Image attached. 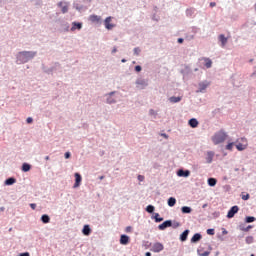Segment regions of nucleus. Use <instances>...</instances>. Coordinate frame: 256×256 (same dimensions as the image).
<instances>
[{
    "label": "nucleus",
    "mask_w": 256,
    "mask_h": 256,
    "mask_svg": "<svg viewBox=\"0 0 256 256\" xmlns=\"http://www.w3.org/2000/svg\"><path fill=\"white\" fill-rule=\"evenodd\" d=\"M175 203H177V200H176L175 198L170 197V198L168 199V205H169V207H175Z\"/></svg>",
    "instance_id": "obj_24"
},
{
    "label": "nucleus",
    "mask_w": 256,
    "mask_h": 256,
    "mask_svg": "<svg viewBox=\"0 0 256 256\" xmlns=\"http://www.w3.org/2000/svg\"><path fill=\"white\" fill-rule=\"evenodd\" d=\"M169 101H170V103H179L181 101V97L172 96L169 98Z\"/></svg>",
    "instance_id": "obj_23"
},
{
    "label": "nucleus",
    "mask_w": 256,
    "mask_h": 256,
    "mask_svg": "<svg viewBox=\"0 0 256 256\" xmlns=\"http://www.w3.org/2000/svg\"><path fill=\"white\" fill-rule=\"evenodd\" d=\"M35 55H37V52L23 51L18 53L17 59L19 63H27L28 61H31Z\"/></svg>",
    "instance_id": "obj_1"
},
{
    "label": "nucleus",
    "mask_w": 256,
    "mask_h": 256,
    "mask_svg": "<svg viewBox=\"0 0 256 256\" xmlns=\"http://www.w3.org/2000/svg\"><path fill=\"white\" fill-rule=\"evenodd\" d=\"M31 209L35 210L37 208V204H30Z\"/></svg>",
    "instance_id": "obj_44"
},
{
    "label": "nucleus",
    "mask_w": 256,
    "mask_h": 256,
    "mask_svg": "<svg viewBox=\"0 0 256 256\" xmlns=\"http://www.w3.org/2000/svg\"><path fill=\"white\" fill-rule=\"evenodd\" d=\"M141 53V49L139 47L134 48V55H139Z\"/></svg>",
    "instance_id": "obj_37"
},
{
    "label": "nucleus",
    "mask_w": 256,
    "mask_h": 256,
    "mask_svg": "<svg viewBox=\"0 0 256 256\" xmlns=\"http://www.w3.org/2000/svg\"><path fill=\"white\" fill-rule=\"evenodd\" d=\"M208 185H210V187H215L217 185V179L209 178L208 179Z\"/></svg>",
    "instance_id": "obj_22"
},
{
    "label": "nucleus",
    "mask_w": 256,
    "mask_h": 256,
    "mask_svg": "<svg viewBox=\"0 0 256 256\" xmlns=\"http://www.w3.org/2000/svg\"><path fill=\"white\" fill-rule=\"evenodd\" d=\"M246 243H247L248 245H251V243H253V236H248V237H246Z\"/></svg>",
    "instance_id": "obj_34"
},
{
    "label": "nucleus",
    "mask_w": 256,
    "mask_h": 256,
    "mask_svg": "<svg viewBox=\"0 0 256 256\" xmlns=\"http://www.w3.org/2000/svg\"><path fill=\"white\" fill-rule=\"evenodd\" d=\"M82 233L86 237H89V235H91V227H89V225H84V227L82 229Z\"/></svg>",
    "instance_id": "obj_13"
},
{
    "label": "nucleus",
    "mask_w": 256,
    "mask_h": 256,
    "mask_svg": "<svg viewBox=\"0 0 256 256\" xmlns=\"http://www.w3.org/2000/svg\"><path fill=\"white\" fill-rule=\"evenodd\" d=\"M83 27V23H79V22H73L72 23V28L71 31H75V30H81Z\"/></svg>",
    "instance_id": "obj_14"
},
{
    "label": "nucleus",
    "mask_w": 256,
    "mask_h": 256,
    "mask_svg": "<svg viewBox=\"0 0 256 256\" xmlns=\"http://www.w3.org/2000/svg\"><path fill=\"white\" fill-rule=\"evenodd\" d=\"M45 159H46V161H49V156H46Z\"/></svg>",
    "instance_id": "obj_57"
},
{
    "label": "nucleus",
    "mask_w": 256,
    "mask_h": 256,
    "mask_svg": "<svg viewBox=\"0 0 256 256\" xmlns=\"http://www.w3.org/2000/svg\"><path fill=\"white\" fill-rule=\"evenodd\" d=\"M219 41L221 42L222 47H225V45H227V37H225V35L221 34L219 36Z\"/></svg>",
    "instance_id": "obj_20"
},
{
    "label": "nucleus",
    "mask_w": 256,
    "mask_h": 256,
    "mask_svg": "<svg viewBox=\"0 0 256 256\" xmlns=\"http://www.w3.org/2000/svg\"><path fill=\"white\" fill-rule=\"evenodd\" d=\"M182 213H191L192 209L189 206H184L181 208Z\"/></svg>",
    "instance_id": "obj_28"
},
{
    "label": "nucleus",
    "mask_w": 256,
    "mask_h": 256,
    "mask_svg": "<svg viewBox=\"0 0 256 256\" xmlns=\"http://www.w3.org/2000/svg\"><path fill=\"white\" fill-rule=\"evenodd\" d=\"M99 179L100 181H103V179H105V176H100Z\"/></svg>",
    "instance_id": "obj_50"
},
{
    "label": "nucleus",
    "mask_w": 256,
    "mask_h": 256,
    "mask_svg": "<svg viewBox=\"0 0 256 256\" xmlns=\"http://www.w3.org/2000/svg\"><path fill=\"white\" fill-rule=\"evenodd\" d=\"M41 221H42L43 223H49V221H51V218L49 217V215L44 214V215H42V217H41Z\"/></svg>",
    "instance_id": "obj_27"
},
{
    "label": "nucleus",
    "mask_w": 256,
    "mask_h": 256,
    "mask_svg": "<svg viewBox=\"0 0 256 256\" xmlns=\"http://www.w3.org/2000/svg\"><path fill=\"white\" fill-rule=\"evenodd\" d=\"M240 231H245L246 233L249 231V229H253V226L249 225L246 228L243 227V225L239 226Z\"/></svg>",
    "instance_id": "obj_29"
},
{
    "label": "nucleus",
    "mask_w": 256,
    "mask_h": 256,
    "mask_svg": "<svg viewBox=\"0 0 256 256\" xmlns=\"http://www.w3.org/2000/svg\"><path fill=\"white\" fill-rule=\"evenodd\" d=\"M122 63H127V60L126 59H122Z\"/></svg>",
    "instance_id": "obj_54"
},
{
    "label": "nucleus",
    "mask_w": 256,
    "mask_h": 256,
    "mask_svg": "<svg viewBox=\"0 0 256 256\" xmlns=\"http://www.w3.org/2000/svg\"><path fill=\"white\" fill-rule=\"evenodd\" d=\"M189 125L193 129H195V127L199 126V121H197V119H195V118H192V119L189 120Z\"/></svg>",
    "instance_id": "obj_17"
},
{
    "label": "nucleus",
    "mask_w": 256,
    "mask_h": 256,
    "mask_svg": "<svg viewBox=\"0 0 256 256\" xmlns=\"http://www.w3.org/2000/svg\"><path fill=\"white\" fill-rule=\"evenodd\" d=\"M226 140H227V133H225V131L223 130L216 132L212 136V142L214 143V145H219L221 143H224V141Z\"/></svg>",
    "instance_id": "obj_2"
},
{
    "label": "nucleus",
    "mask_w": 256,
    "mask_h": 256,
    "mask_svg": "<svg viewBox=\"0 0 256 256\" xmlns=\"http://www.w3.org/2000/svg\"><path fill=\"white\" fill-rule=\"evenodd\" d=\"M113 17L109 16L104 20L105 28L108 29V31H111L115 27V24H111Z\"/></svg>",
    "instance_id": "obj_4"
},
{
    "label": "nucleus",
    "mask_w": 256,
    "mask_h": 256,
    "mask_svg": "<svg viewBox=\"0 0 256 256\" xmlns=\"http://www.w3.org/2000/svg\"><path fill=\"white\" fill-rule=\"evenodd\" d=\"M216 5H217V3H215V2L210 3V7H215Z\"/></svg>",
    "instance_id": "obj_47"
},
{
    "label": "nucleus",
    "mask_w": 256,
    "mask_h": 256,
    "mask_svg": "<svg viewBox=\"0 0 256 256\" xmlns=\"http://www.w3.org/2000/svg\"><path fill=\"white\" fill-rule=\"evenodd\" d=\"M81 185V174L75 173V184H74V189H77Z\"/></svg>",
    "instance_id": "obj_11"
},
{
    "label": "nucleus",
    "mask_w": 256,
    "mask_h": 256,
    "mask_svg": "<svg viewBox=\"0 0 256 256\" xmlns=\"http://www.w3.org/2000/svg\"><path fill=\"white\" fill-rule=\"evenodd\" d=\"M89 21H91L92 23H99V21H101V16L91 15L89 17Z\"/></svg>",
    "instance_id": "obj_16"
},
{
    "label": "nucleus",
    "mask_w": 256,
    "mask_h": 256,
    "mask_svg": "<svg viewBox=\"0 0 256 256\" xmlns=\"http://www.w3.org/2000/svg\"><path fill=\"white\" fill-rule=\"evenodd\" d=\"M26 122H27V123H33V118L28 117V118L26 119Z\"/></svg>",
    "instance_id": "obj_43"
},
{
    "label": "nucleus",
    "mask_w": 256,
    "mask_h": 256,
    "mask_svg": "<svg viewBox=\"0 0 256 256\" xmlns=\"http://www.w3.org/2000/svg\"><path fill=\"white\" fill-rule=\"evenodd\" d=\"M120 244L121 245H129V236L122 234L120 236Z\"/></svg>",
    "instance_id": "obj_10"
},
{
    "label": "nucleus",
    "mask_w": 256,
    "mask_h": 256,
    "mask_svg": "<svg viewBox=\"0 0 256 256\" xmlns=\"http://www.w3.org/2000/svg\"><path fill=\"white\" fill-rule=\"evenodd\" d=\"M222 233H223L224 235H227L228 232H227L225 229H223Z\"/></svg>",
    "instance_id": "obj_51"
},
{
    "label": "nucleus",
    "mask_w": 256,
    "mask_h": 256,
    "mask_svg": "<svg viewBox=\"0 0 256 256\" xmlns=\"http://www.w3.org/2000/svg\"><path fill=\"white\" fill-rule=\"evenodd\" d=\"M209 86V82L207 81H204V82H200L198 84V87H199V93H203V91H205V89H207V87Z\"/></svg>",
    "instance_id": "obj_9"
},
{
    "label": "nucleus",
    "mask_w": 256,
    "mask_h": 256,
    "mask_svg": "<svg viewBox=\"0 0 256 256\" xmlns=\"http://www.w3.org/2000/svg\"><path fill=\"white\" fill-rule=\"evenodd\" d=\"M187 237H189V230H185V231L180 235V241H187Z\"/></svg>",
    "instance_id": "obj_19"
},
{
    "label": "nucleus",
    "mask_w": 256,
    "mask_h": 256,
    "mask_svg": "<svg viewBox=\"0 0 256 256\" xmlns=\"http://www.w3.org/2000/svg\"><path fill=\"white\" fill-rule=\"evenodd\" d=\"M241 141H242V143H238L236 145V149L238 151H245V149H247V139L242 138Z\"/></svg>",
    "instance_id": "obj_6"
},
{
    "label": "nucleus",
    "mask_w": 256,
    "mask_h": 256,
    "mask_svg": "<svg viewBox=\"0 0 256 256\" xmlns=\"http://www.w3.org/2000/svg\"><path fill=\"white\" fill-rule=\"evenodd\" d=\"M178 177H189L191 175V172L189 170H179L177 172Z\"/></svg>",
    "instance_id": "obj_12"
},
{
    "label": "nucleus",
    "mask_w": 256,
    "mask_h": 256,
    "mask_svg": "<svg viewBox=\"0 0 256 256\" xmlns=\"http://www.w3.org/2000/svg\"><path fill=\"white\" fill-rule=\"evenodd\" d=\"M22 171H24V173H27V171H31V165L24 163L22 165Z\"/></svg>",
    "instance_id": "obj_25"
},
{
    "label": "nucleus",
    "mask_w": 256,
    "mask_h": 256,
    "mask_svg": "<svg viewBox=\"0 0 256 256\" xmlns=\"http://www.w3.org/2000/svg\"><path fill=\"white\" fill-rule=\"evenodd\" d=\"M19 256H29V252L21 253Z\"/></svg>",
    "instance_id": "obj_46"
},
{
    "label": "nucleus",
    "mask_w": 256,
    "mask_h": 256,
    "mask_svg": "<svg viewBox=\"0 0 256 256\" xmlns=\"http://www.w3.org/2000/svg\"><path fill=\"white\" fill-rule=\"evenodd\" d=\"M137 85H142V87H147V82L145 80H138Z\"/></svg>",
    "instance_id": "obj_32"
},
{
    "label": "nucleus",
    "mask_w": 256,
    "mask_h": 256,
    "mask_svg": "<svg viewBox=\"0 0 256 256\" xmlns=\"http://www.w3.org/2000/svg\"><path fill=\"white\" fill-rule=\"evenodd\" d=\"M17 183V180L15 178H8L6 181H5V185H13Z\"/></svg>",
    "instance_id": "obj_26"
},
{
    "label": "nucleus",
    "mask_w": 256,
    "mask_h": 256,
    "mask_svg": "<svg viewBox=\"0 0 256 256\" xmlns=\"http://www.w3.org/2000/svg\"><path fill=\"white\" fill-rule=\"evenodd\" d=\"M178 43H183V38H179Z\"/></svg>",
    "instance_id": "obj_48"
},
{
    "label": "nucleus",
    "mask_w": 256,
    "mask_h": 256,
    "mask_svg": "<svg viewBox=\"0 0 256 256\" xmlns=\"http://www.w3.org/2000/svg\"><path fill=\"white\" fill-rule=\"evenodd\" d=\"M239 213V206H233L227 214L228 219H233L235 217V214Z\"/></svg>",
    "instance_id": "obj_5"
},
{
    "label": "nucleus",
    "mask_w": 256,
    "mask_h": 256,
    "mask_svg": "<svg viewBox=\"0 0 256 256\" xmlns=\"http://www.w3.org/2000/svg\"><path fill=\"white\" fill-rule=\"evenodd\" d=\"M251 256H255V255L251 254Z\"/></svg>",
    "instance_id": "obj_59"
},
{
    "label": "nucleus",
    "mask_w": 256,
    "mask_h": 256,
    "mask_svg": "<svg viewBox=\"0 0 256 256\" xmlns=\"http://www.w3.org/2000/svg\"><path fill=\"white\" fill-rule=\"evenodd\" d=\"M249 197H250L249 194L242 195L243 201H248Z\"/></svg>",
    "instance_id": "obj_40"
},
{
    "label": "nucleus",
    "mask_w": 256,
    "mask_h": 256,
    "mask_svg": "<svg viewBox=\"0 0 256 256\" xmlns=\"http://www.w3.org/2000/svg\"><path fill=\"white\" fill-rule=\"evenodd\" d=\"M146 256H151V252H146Z\"/></svg>",
    "instance_id": "obj_52"
},
{
    "label": "nucleus",
    "mask_w": 256,
    "mask_h": 256,
    "mask_svg": "<svg viewBox=\"0 0 256 256\" xmlns=\"http://www.w3.org/2000/svg\"><path fill=\"white\" fill-rule=\"evenodd\" d=\"M175 227H179V223H176V224H175Z\"/></svg>",
    "instance_id": "obj_58"
},
{
    "label": "nucleus",
    "mask_w": 256,
    "mask_h": 256,
    "mask_svg": "<svg viewBox=\"0 0 256 256\" xmlns=\"http://www.w3.org/2000/svg\"><path fill=\"white\" fill-rule=\"evenodd\" d=\"M201 239H202L201 234L196 233V234H194L193 237L191 238V243H197V242L201 241Z\"/></svg>",
    "instance_id": "obj_15"
},
{
    "label": "nucleus",
    "mask_w": 256,
    "mask_h": 256,
    "mask_svg": "<svg viewBox=\"0 0 256 256\" xmlns=\"http://www.w3.org/2000/svg\"><path fill=\"white\" fill-rule=\"evenodd\" d=\"M0 211H5V207H1V208H0Z\"/></svg>",
    "instance_id": "obj_55"
},
{
    "label": "nucleus",
    "mask_w": 256,
    "mask_h": 256,
    "mask_svg": "<svg viewBox=\"0 0 256 256\" xmlns=\"http://www.w3.org/2000/svg\"><path fill=\"white\" fill-rule=\"evenodd\" d=\"M163 249H165V247L161 243L156 242L153 244L151 251H153V253H161Z\"/></svg>",
    "instance_id": "obj_3"
},
{
    "label": "nucleus",
    "mask_w": 256,
    "mask_h": 256,
    "mask_svg": "<svg viewBox=\"0 0 256 256\" xmlns=\"http://www.w3.org/2000/svg\"><path fill=\"white\" fill-rule=\"evenodd\" d=\"M138 181H145V176L138 175Z\"/></svg>",
    "instance_id": "obj_42"
},
{
    "label": "nucleus",
    "mask_w": 256,
    "mask_h": 256,
    "mask_svg": "<svg viewBox=\"0 0 256 256\" xmlns=\"http://www.w3.org/2000/svg\"><path fill=\"white\" fill-rule=\"evenodd\" d=\"M171 225H173V222H171V220H167V221L163 222L162 224H160L158 226V229L160 231H165V229H167V227H171Z\"/></svg>",
    "instance_id": "obj_7"
},
{
    "label": "nucleus",
    "mask_w": 256,
    "mask_h": 256,
    "mask_svg": "<svg viewBox=\"0 0 256 256\" xmlns=\"http://www.w3.org/2000/svg\"><path fill=\"white\" fill-rule=\"evenodd\" d=\"M199 255L200 256H209V255H211V252H209V251H204V252L199 251Z\"/></svg>",
    "instance_id": "obj_36"
},
{
    "label": "nucleus",
    "mask_w": 256,
    "mask_h": 256,
    "mask_svg": "<svg viewBox=\"0 0 256 256\" xmlns=\"http://www.w3.org/2000/svg\"><path fill=\"white\" fill-rule=\"evenodd\" d=\"M204 61H205V67L207 69H211V66L213 65V62L211 61V59L205 58Z\"/></svg>",
    "instance_id": "obj_21"
},
{
    "label": "nucleus",
    "mask_w": 256,
    "mask_h": 256,
    "mask_svg": "<svg viewBox=\"0 0 256 256\" xmlns=\"http://www.w3.org/2000/svg\"><path fill=\"white\" fill-rule=\"evenodd\" d=\"M64 157H65V159H69L71 157V153L70 152H66L64 154Z\"/></svg>",
    "instance_id": "obj_41"
},
{
    "label": "nucleus",
    "mask_w": 256,
    "mask_h": 256,
    "mask_svg": "<svg viewBox=\"0 0 256 256\" xmlns=\"http://www.w3.org/2000/svg\"><path fill=\"white\" fill-rule=\"evenodd\" d=\"M58 7H61L62 13H67L69 11V3L67 2H59Z\"/></svg>",
    "instance_id": "obj_8"
},
{
    "label": "nucleus",
    "mask_w": 256,
    "mask_h": 256,
    "mask_svg": "<svg viewBox=\"0 0 256 256\" xmlns=\"http://www.w3.org/2000/svg\"><path fill=\"white\" fill-rule=\"evenodd\" d=\"M162 137H165V139H167V134H162Z\"/></svg>",
    "instance_id": "obj_53"
},
{
    "label": "nucleus",
    "mask_w": 256,
    "mask_h": 256,
    "mask_svg": "<svg viewBox=\"0 0 256 256\" xmlns=\"http://www.w3.org/2000/svg\"><path fill=\"white\" fill-rule=\"evenodd\" d=\"M245 221H246L247 223H253V221H255V217H253V216H247Z\"/></svg>",
    "instance_id": "obj_33"
},
{
    "label": "nucleus",
    "mask_w": 256,
    "mask_h": 256,
    "mask_svg": "<svg viewBox=\"0 0 256 256\" xmlns=\"http://www.w3.org/2000/svg\"><path fill=\"white\" fill-rule=\"evenodd\" d=\"M150 113L153 115L155 113V111L154 110H150Z\"/></svg>",
    "instance_id": "obj_56"
},
{
    "label": "nucleus",
    "mask_w": 256,
    "mask_h": 256,
    "mask_svg": "<svg viewBox=\"0 0 256 256\" xmlns=\"http://www.w3.org/2000/svg\"><path fill=\"white\" fill-rule=\"evenodd\" d=\"M112 53H117V48H113Z\"/></svg>",
    "instance_id": "obj_49"
},
{
    "label": "nucleus",
    "mask_w": 256,
    "mask_h": 256,
    "mask_svg": "<svg viewBox=\"0 0 256 256\" xmlns=\"http://www.w3.org/2000/svg\"><path fill=\"white\" fill-rule=\"evenodd\" d=\"M154 219H155L156 223H161V221H163V218L160 217L159 213H156L154 215Z\"/></svg>",
    "instance_id": "obj_30"
},
{
    "label": "nucleus",
    "mask_w": 256,
    "mask_h": 256,
    "mask_svg": "<svg viewBox=\"0 0 256 256\" xmlns=\"http://www.w3.org/2000/svg\"><path fill=\"white\" fill-rule=\"evenodd\" d=\"M146 211H147V213H153V211H155V206H153V205H148V206L146 207Z\"/></svg>",
    "instance_id": "obj_31"
},
{
    "label": "nucleus",
    "mask_w": 256,
    "mask_h": 256,
    "mask_svg": "<svg viewBox=\"0 0 256 256\" xmlns=\"http://www.w3.org/2000/svg\"><path fill=\"white\" fill-rule=\"evenodd\" d=\"M233 145H235V143H229L227 146H226V149L227 151H233Z\"/></svg>",
    "instance_id": "obj_35"
},
{
    "label": "nucleus",
    "mask_w": 256,
    "mask_h": 256,
    "mask_svg": "<svg viewBox=\"0 0 256 256\" xmlns=\"http://www.w3.org/2000/svg\"><path fill=\"white\" fill-rule=\"evenodd\" d=\"M131 231H133V228L131 226L126 227L125 229L126 233H131Z\"/></svg>",
    "instance_id": "obj_39"
},
{
    "label": "nucleus",
    "mask_w": 256,
    "mask_h": 256,
    "mask_svg": "<svg viewBox=\"0 0 256 256\" xmlns=\"http://www.w3.org/2000/svg\"><path fill=\"white\" fill-rule=\"evenodd\" d=\"M207 235H215V229H208Z\"/></svg>",
    "instance_id": "obj_38"
},
{
    "label": "nucleus",
    "mask_w": 256,
    "mask_h": 256,
    "mask_svg": "<svg viewBox=\"0 0 256 256\" xmlns=\"http://www.w3.org/2000/svg\"><path fill=\"white\" fill-rule=\"evenodd\" d=\"M213 157H215V153L212 151L207 152V163H212L213 162Z\"/></svg>",
    "instance_id": "obj_18"
},
{
    "label": "nucleus",
    "mask_w": 256,
    "mask_h": 256,
    "mask_svg": "<svg viewBox=\"0 0 256 256\" xmlns=\"http://www.w3.org/2000/svg\"><path fill=\"white\" fill-rule=\"evenodd\" d=\"M135 71H137V72L139 73V71H141V66H139V65L136 66V67H135Z\"/></svg>",
    "instance_id": "obj_45"
}]
</instances>
